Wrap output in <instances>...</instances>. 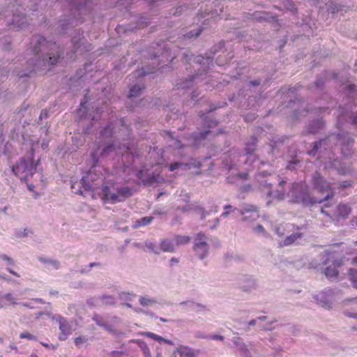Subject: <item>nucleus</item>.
Instances as JSON below:
<instances>
[{"label":"nucleus","mask_w":357,"mask_h":357,"mask_svg":"<svg viewBox=\"0 0 357 357\" xmlns=\"http://www.w3.org/2000/svg\"><path fill=\"white\" fill-rule=\"evenodd\" d=\"M63 54V47L58 46L56 42L39 34L34 35L26 50V56L20 60L13 73L20 78L29 77L33 73L46 70L56 65Z\"/></svg>","instance_id":"obj_1"},{"label":"nucleus","mask_w":357,"mask_h":357,"mask_svg":"<svg viewBox=\"0 0 357 357\" xmlns=\"http://www.w3.org/2000/svg\"><path fill=\"white\" fill-rule=\"evenodd\" d=\"M114 123H109L105 128L100 130V137L105 140V144L98 142V147L91 152V158L92 166L82 178V186L86 191H90L91 197H94L95 194L102 196V188L108 185L109 181H105L106 179V171L102 167L98 165L100 158L107 155L111 151L114 150L116 144V138Z\"/></svg>","instance_id":"obj_2"},{"label":"nucleus","mask_w":357,"mask_h":357,"mask_svg":"<svg viewBox=\"0 0 357 357\" xmlns=\"http://www.w3.org/2000/svg\"><path fill=\"white\" fill-rule=\"evenodd\" d=\"M70 8V16L60 22V33L64 35L70 27L76 26L84 21V16L91 15L93 6L92 0H66Z\"/></svg>","instance_id":"obj_3"},{"label":"nucleus","mask_w":357,"mask_h":357,"mask_svg":"<svg viewBox=\"0 0 357 357\" xmlns=\"http://www.w3.org/2000/svg\"><path fill=\"white\" fill-rule=\"evenodd\" d=\"M132 195V190L128 186L119 187L109 183L102 188V198L105 202L115 204L123 202Z\"/></svg>","instance_id":"obj_4"},{"label":"nucleus","mask_w":357,"mask_h":357,"mask_svg":"<svg viewBox=\"0 0 357 357\" xmlns=\"http://www.w3.org/2000/svg\"><path fill=\"white\" fill-rule=\"evenodd\" d=\"M36 171V165L34 164L32 153L20 158L15 165L12 166V172L22 181H26L29 176H32L35 174Z\"/></svg>","instance_id":"obj_5"},{"label":"nucleus","mask_w":357,"mask_h":357,"mask_svg":"<svg viewBox=\"0 0 357 357\" xmlns=\"http://www.w3.org/2000/svg\"><path fill=\"white\" fill-rule=\"evenodd\" d=\"M323 264L328 265L324 273L329 280H335L339 275L338 268L342 266L343 259L339 257V254L335 251H325L324 252Z\"/></svg>","instance_id":"obj_6"},{"label":"nucleus","mask_w":357,"mask_h":357,"mask_svg":"<svg viewBox=\"0 0 357 357\" xmlns=\"http://www.w3.org/2000/svg\"><path fill=\"white\" fill-rule=\"evenodd\" d=\"M351 211L347 204L327 203L323 205L321 212L334 222H340L341 220L348 218Z\"/></svg>","instance_id":"obj_7"},{"label":"nucleus","mask_w":357,"mask_h":357,"mask_svg":"<svg viewBox=\"0 0 357 357\" xmlns=\"http://www.w3.org/2000/svg\"><path fill=\"white\" fill-rule=\"evenodd\" d=\"M292 200L304 205H311L317 203L316 199L311 197L309 187L304 181L294 182L291 190Z\"/></svg>","instance_id":"obj_8"},{"label":"nucleus","mask_w":357,"mask_h":357,"mask_svg":"<svg viewBox=\"0 0 357 357\" xmlns=\"http://www.w3.org/2000/svg\"><path fill=\"white\" fill-rule=\"evenodd\" d=\"M312 185L319 192L321 193L328 192L323 200L317 201V202L322 203V202L327 201L334 196L331 183L324 179L320 173L315 172L314 174L312 176Z\"/></svg>","instance_id":"obj_9"},{"label":"nucleus","mask_w":357,"mask_h":357,"mask_svg":"<svg viewBox=\"0 0 357 357\" xmlns=\"http://www.w3.org/2000/svg\"><path fill=\"white\" fill-rule=\"evenodd\" d=\"M21 0H16L15 4H13L10 9L12 13L10 25L18 29H22L27 24L26 16L23 13L24 8L21 6Z\"/></svg>","instance_id":"obj_10"},{"label":"nucleus","mask_w":357,"mask_h":357,"mask_svg":"<svg viewBox=\"0 0 357 357\" xmlns=\"http://www.w3.org/2000/svg\"><path fill=\"white\" fill-rule=\"evenodd\" d=\"M121 348L124 349L127 356L140 350L144 357L151 356L149 349L146 344L142 340H130L127 344H123Z\"/></svg>","instance_id":"obj_11"},{"label":"nucleus","mask_w":357,"mask_h":357,"mask_svg":"<svg viewBox=\"0 0 357 357\" xmlns=\"http://www.w3.org/2000/svg\"><path fill=\"white\" fill-rule=\"evenodd\" d=\"M257 145V137H252L251 139V142L247 143L245 144V151L246 152L245 154H241L238 151H231V154L233 155V158L237 160V162L239 160V158L246 157L245 162H247L249 160L252 161L256 158L255 155H253L254 151L256 150V147Z\"/></svg>","instance_id":"obj_12"},{"label":"nucleus","mask_w":357,"mask_h":357,"mask_svg":"<svg viewBox=\"0 0 357 357\" xmlns=\"http://www.w3.org/2000/svg\"><path fill=\"white\" fill-rule=\"evenodd\" d=\"M144 90V86L142 83H135L131 85L129 89V93L128 95V99L130 101L127 102V107H130V109H133L137 106V102L135 99L139 98L142 95Z\"/></svg>","instance_id":"obj_13"},{"label":"nucleus","mask_w":357,"mask_h":357,"mask_svg":"<svg viewBox=\"0 0 357 357\" xmlns=\"http://www.w3.org/2000/svg\"><path fill=\"white\" fill-rule=\"evenodd\" d=\"M53 319L59 323V328L61 333L59 335L60 340H66L72 333V326L61 315H54Z\"/></svg>","instance_id":"obj_14"},{"label":"nucleus","mask_w":357,"mask_h":357,"mask_svg":"<svg viewBox=\"0 0 357 357\" xmlns=\"http://www.w3.org/2000/svg\"><path fill=\"white\" fill-rule=\"evenodd\" d=\"M337 138L341 143V151L344 157H350L353 153L352 149L354 144V139L348 135H338Z\"/></svg>","instance_id":"obj_15"},{"label":"nucleus","mask_w":357,"mask_h":357,"mask_svg":"<svg viewBox=\"0 0 357 357\" xmlns=\"http://www.w3.org/2000/svg\"><path fill=\"white\" fill-rule=\"evenodd\" d=\"M205 238V235L203 233H199L197 236L198 242L194 246V250L199 255L201 259H204L208 252V246L204 241Z\"/></svg>","instance_id":"obj_16"},{"label":"nucleus","mask_w":357,"mask_h":357,"mask_svg":"<svg viewBox=\"0 0 357 357\" xmlns=\"http://www.w3.org/2000/svg\"><path fill=\"white\" fill-rule=\"evenodd\" d=\"M75 32L77 33L78 36H73L72 37L71 41L73 44V52L76 53L77 52H82L83 50H86V47H84L81 49V45H84L85 39L82 36L83 33H80V30L75 29Z\"/></svg>","instance_id":"obj_17"},{"label":"nucleus","mask_w":357,"mask_h":357,"mask_svg":"<svg viewBox=\"0 0 357 357\" xmlns=\"http://www.w3.org/2000/svg\"><path fill=\"white\" fill-rule=\"evenodd\" d=\"M94 300V305H112L115 304V298L110 295H102L101 296L96 297L93 298Z\"/></svg>","instance_id":"obj_18"},{"label":"nucleus","mask_w":357,"mask_h":357,"mask_svg":"<svg viewBox=\"0 0 357 357\" xmlns=\"http://www.w3.org/2000/svg\"><path fill=\"white\" fill-rule=\"evenodd\" d=\"M303 237V233L301 231H296L291 234L290 236H287L286 238L284 240L283 243L280 244V246H289L294 243H296V242H298V240L302 238Z\"/></svg>","instance_id":"obj_19"},{"label":"nucleus","mask_w":357,"mask_h":357,"mask_svg":"<svg viewBox=\"0 0 357 357\" xmlns=\"http://www.w3.org/2000/svg\"><path fill=\"white\" fill-rule=\"evenodd\" d=\"M92 319H93V321H94L96 323L97 325H98L101 327H103L107 331L111 330V326L107 324L106 317L98 314H95L93 316Z\"/></svg>","instance_id":"obj_20"},{"label":"nucleus","mask_w":357,"mask_h":357,"mask_svg":"<svg viewBox=\"0 0 357 357\" xmlns=\"http://www.w3.org/2000/svg\"><path fill=\"white\" fill-rule=\"evenodd\" d=\"M71 188L75 194L81 195L84 197L86 196L87 193L91 195L90 191H86L84 190V187L82 186V180L79 182H73L71 184Z\"/></svg>","instance_id":"obj_21"},{"label":"nucleus","mask_w":357,"mask_h":357,"mask_svg":"<svg viewBox=\"0 0 357 357\" xmlns=\"http://www.w3.org/2000/svg\"><path fill=\"white\" fill-rule=\"evenodd\" d=\"M348 279L353 287L357 289V268H350L348 270Z\"/></svg>","instance_id":"obj_22"},{"label":"nucleus","mask_w":357,"mask_h":357,"mask_svg":"<svg viewBox=\"0 0 357 357\" xmlns=\"http://www.w3.org/2000/svg\"><path fill=\"white\" fill-rule=\"evenodd\" d=\"M135 245L143 248L144 251L147 252H153L155 253V245L153 242L146 241L144 243V245H142L141 243H135Z\"/></svg>","instance_id":"obj_23"},{"label":"nucleus","mask_w":357,"mask_h":357,"mask_svg":"<svg viewBox=\"0 0 357 357\" xmlns=\"http://www.w3.org/2000/svg\"><path fill=\"white\" fill-rule=\"evenodd\" d=\"M39 261L45 264H48L52 266L54 269L57 270L60 268V263L57 260L40 257Z\"/></svg>","instance_id":"obj_24"},{"label":"nucleus","mask_w":357,"mask_h":357,"mask_svg":"<svg viewBox=\"0 0 357 357\" xmlns=\"http://www.w3.org/2000/svg\"><path fill=\"white\" fill-rule=\"evenodd\" d=\"M153 218L151 216L143 217L139 220H137L133 225L134 228H137L142 226H146L151 223Z\"/></svg>","instance_id":"obj_25"},{"label":"nucleus","mask_w":357,"mask_h":357,"mask_svg":"<svg viewBox=\"0 0 357 357\" xmlns=\"http://www.w3.org/2000/svg\"><path fill=\"white\" fill-rule=\"evenodd\" d=\"M143 176H144V170H140L138 173H137V176L139 178L142 179V181L146 184V183H152L155 179H156V177L154 175V174H153L151 176H149L147 178H143Z\"/></svg>","instance_id":"obj_26"},{"label":"nucleus","mask_w":357,"mask_h":357,"mask_svg":"<svg viewBox=\"0 0 357 357\" xmlns=\"http://www.w3.org/2000/svg\"><path fill=\"white\" fill-rule=\"evenodd\" d=\"M251 212L253 213L254 217L253 218L255 219L258 217L257 215V208L256 206H254V205L249 204L247 205L243 211H241V215H245V213Z\"/></svg>","instance_id":"obj_27"},{"label":"nucleus","mask_w":357,"mask_h":357,"mask_svg":"<svg viewBox=\"0 0 357 357\" xmlns=\"http://www.w3.org/2000/svg\"><path fill=\"white\" fill-rule=\"evenodd\" d=\"M160 248L165 252H173L174 245L169 240H164L160 243Z\"/></svg>","instance_id":"obj_28"},{"label":"nucleus","mask_w":357,"mask_h":357,"mask_svg":"<svg viewBox=\"0 0 357 357\" xmlns=\"http://www.w3.org/2000/svg\"><path fill=\"white\" fill-rule=\"evenodd\" d=\"M96 122H97L96 118L95 116H93V118L91 119V120L90 121V124L84 128L83 132L85 134H89L91 132H93V130H92V128L95 126Z\"/></svg>","instance_id":"obj_29"},{"label":"nucleus","mask_w":357,"mask_h":357,"mask_svg":"<svg viewBox=\"0 0 357 357\" xmlns=\"http://www.w3.org/2000/svg\"><path fill=\"white\" fill-rule=\"evenodd\" d=\"M268 195L270 197H276L278 200H283L285 197V192L282 190L280 192H269Z\"/></svg>","instance_id":"obj_30"},{"label":"nucleus","mask_w":357,"mask_h":357,"mask_svg":"<svg viewBox=\"0 0 357 357\" xmlns=\"http://www.w3.org/2000/svg\"><path fill=\"white\" fill-rule=\"evenodd\" d=\"M20 338L27 339L29 340H37V337L29 332L24 331L20 334Z\"/></svg>","instance_id":"obj_31"},{"label":"nucleus","mask_w":357,"mask_h":357,"mask_svg":"<svg viewBox=\"0 0 357 357\" xmlns=\"http://www.w3.org/2000/svg\"><path fill=\"white\" fill-rule=\"evenodd\" d=\"M190 237L186 236H178L176 237L177 244H187L190 242Z\"/></svg>","instance_id":"obj_32"},{"label":"nucleus","mask_w":357,"mask_h":357,"mask_svg":"<svg viewBox=\"0 0 357 357\" xmlns=\"http://www.w3.org/2000/svg\"><path fill=\"white\" fill-rule=\"evenodd\" d=\"M89 339L86 336H79L75 338V343L76 346L80 347L82 344L86 343Z\"/></svg>","instance_id":"obj_33"},{"label":"nucleus","mask_w":357,"mask_h":357,"mask_svg":"<svg viewBox=\"0 0 357 357\" xmlns=\"http://www.w3.org/2000/svg\"><path fill=\"white\" fill-rule=\"evenodd\" d=\"M139 303L143 306H148L155 303L154 300L150 299L146 297H141L139 298Z\"/></svg>","instance_id":"obj_34"},{"label":"nucleus","mask_w":357,"mask_h":357,"mask_svg":"<svg viewBox=\"0 0 357 357\" xmlns=\"http://www.w3.org/2000/svg\"><path fill=\"white\" fill-rule=\"evenodd\" d=\"M182 166H188V165L184 164V163H181V162H173V163H172L169 166V171L174 172V169H178L179 167H181Z\"/></svg>","instance_id":"obj_35"},{"label":"nucleus","mask_w":357,"mask_h":357,"mask_svg":"<svg viewBox=\"0 0 357 357\" xmlns=\"http://www.w3.org/2000/svg\"><path fill=\"white\" fill-rule=\"evenodd\" d=\"M127 356L123 349L121 351H113L110 353L111 357H123Z\"/></svg>","instance_id":"obj_36"},{"label":"nucleus","mask_w":357,"mask_h":357,"mask_svg":"<svg viewBox=\"0 0 357 357\" xmlns=\"http://www.w3.org/2000/svg\"><path fill=\"white\" fill-rule=\"evenodd\" d=\"M132 296H135V295L128 292H121L119 294V297L121 300L131 301V297Z\"/></svg>","instance_id":"obj_37"},{"label":"nucleus","mask_w":357,"mask_h":357,"mask_svg":"<svg viewBox=\"0 0 357 357\" xmlns=\"http://www.w3.org/2000/svg\"><path fill=\"white\" fill-rule=\"evenodd\" d=\"M4 298L9 302H10L12 304H18L17 302H16V299L13 296V294L12 293H8V294H6L5 296H4Z\"/></svg>","instance_id":"obj_38"},{"label":"nucleus","mask_w":357,"mask_h":357,"mask_svg":"<svg viewBox=\"0 0 357 357\" xmlns=\"http://www.w3.org/2000/svg\"><path fill=\"white\" fill-rule=\"evenodd\" d=\"M324 296V294H321L318 296V298L317 299L319 300V298L321 299V302L322 303V306L324 307H326V308H330L331 307V303L328 302V301H323L322 299Z\"/></svg>","instance_id":"obj_39"},{"label":"nucleus","mask_w":357,"mask_h":357,"mask_svg":"<svg viewBox=\"0 0 357 357\" xmlns=\"http://www.w3.org/2000/svg\"><path fill=\"white\" fill-rule=\"evenodd\" d=\"M50 116V111L47 109L42 110L39 116V121H41L43 119H47Z\"/></svg>","instance_id":"obj_40"},{"label":"nucleus","mask_w":357,"mask_h":357,"mask_svg":"<svg viewBox=\"0 0 357 357\" xmlns=\"http://www.w3.org/2000/svg\"><path fill=\"white\" fill-rule=\"evenodd\" d=\"M0 258L2 259L3 260L6 261L8 265H14L15 264L13 259L6 255H1Z\"/></svg>","instance_id":"obj_41"},{"label":"nucleus","mask_w":357,"mask_h":357,"mask_svg":"<svg viewBox=\"0 0 357 357\" xmlns=\"http://www.w3.org/2000/svg\"><path fill=\"white\" fill-rule=\"evenodd\" d=\"M33 301H32V299L29 302H24V303H19V305H22L24 307L30 308V309H34L35 306L33 305Z\"/></svg>","instance_id":"obj_42"},{"label":"nucleus","mask_w":357,"mask_h":357,"mask_svg":"<svg viewBox=\"0 0 357 357\" xmlns=\"http://www.w3.org/2000/svg\"><path fill=\"white\" fill-rule=\"evenodd\" d=\"M328 139H321L319 142H315V144L314 146L315 150H318L319 147H321L322 145L326 144V142H327Z\"/></svg>","instance_id":"obj_43"},{"label":"nucleus","mask_w":357,"mask_h":357,"mask_svg":"<svg viewBox=\"0 0 357 357\" xmlns=\"http://www.w3.org/2000/svg\"><path fill=\"white\" fill-rule=\"evenodd\" d=\"M158 343L164 342V343L169 344H174V343L172 342V340L165 339L160 336H158Z\"/></svg>","instance_id":"obj_44"},{"label":"nucleus","mask_w":357,"mask_h":357,"mask_svg":"<svg viewBox=\"0 0 357 357\" xmlns=\"http://www.w3.org/2000/svg\"><path fill=\"white\" fill-rule=\"evenodd\" d=\"M232 208L231 205H225V211L222 213V216H227L230 213L231 209Z\"/></svg>","instance_id":"obj_45"},{"label":"nucleus","mask_w":357,"mask_h":357,"mask_svg":"<svg viewBox=\"0 0 357 357\" xmlns=\"http://www.w3.org/2000/svg\"><path fill=\"white\" fill-rule=\"evenodd\" d=\"M99 266V264L96 263V262L91 263L89 266V268L82 269V270H80L79 271L81 273L89 272L91 268H93V266Z\"/></svg>","instance_id":"obj_46"},{"label":"nucleus","mask_w":357,"mask_h":357,"mask_svg":"<svg viewBox=\"0 0 357 357\" xmlns=\"http://www.w3.org/2000/svg\"><path fill=\"white\" fill-rule=\"evenodd\" d=\"M40 344L45 347V348L48 349H56V345H53V344H49L47 343H45V342H41Z\"/></svg>","instance_id":"obj_47"},{"label":"nucleus","mask_w":357,"mask_h":357,"mask_svg":"<svg viewBox=\"0 0 357 357\" xmlns=\"http://www.w3.org/2000/svg\"><path fill=\"white\" fill-rule=\"evenodd\" d=\"M255 230L257 232H264V233H266L265 232V230H264V227H263L262 225H257L255 228Z\"/></svg>","instance_id":"obj_48"},{"label":"nucleus","mask_w":357,"mask_h":357,"mask_svg":"<svg viewBox=\"0 0 357 357\" xmlns=\"http://www.w3.org/2000/svg\"><path fill=\"white\" fill-rule=\"evenodd\" d=\"M237 166L236 164L231 163L229 165L227 164V162H225V167L227 168L229 171V169H231Z\"/></svg>","instance_id":"obj_49"},{"label":"nucleus","mask_w":357,"mask_h":357,"mask_svg":"<svg viewBox=\"0 0 357 357\" xmlns=\"http://www.w3.org/2000/svg\"><path fill=\"white\" fill-rule=\"evenodd\" d=\"M81 106H82V108H80V109H79V114H81V117H82V118H83L84 113V112H85V111H84V110H85V109H86V108H85V106H84V103H83L82 102H81ZM84 119H86V117L84 116Z\"/></svg>","instance_id":"obj_50"},{"label":"nucleus","mask_w":357,"mask_h":357,"mask_svg":"<svg viewBox=\"0 0 357 357\" xmlns=\"http://www.w3.org/2000/svg\"><path fill=\"white\" fill-rule=\"evenodd\" d=\"M212 340H224L225 337L222 335H214L209 337Z\"/></svg>","instance_id":"obj_51"},{"label":"nucleus","mask_w":357,"mask_h":357,"mask_svg":"<svg viewBox=\"0 0 357 357\" xmlns=\"http://www.w3.org/2000/svg\"><path fill=\"white\" fill-rule=\"evenodd\" d=\"M142 334L145 335H146L148 337H150L152 339L156 340V334H155V333H150V332H146V333H143Z\"/></svg>","instance_id":"obj_52"},{"label":"nucleus","mask_w":357,"mask_h":357,"mask_svg":"<svg viewBox=\"0 0 357 357\" xmlns=\"http://www.w3.org/2000/svg\"><path fill=\"white\" fill-rule=\"evenodd\" d=\"M32 301H33L34 303H40V304H45V301L43 299V298H32Z\"/></svg>","instance_id":"obj_53"},{"label":"nucleus","mask_w":357,"mask_h":357,"mask_svg":"<svg viewBox=\"0 0 357 357\" xmlns=\"http://www.w3.org/2000/svg\"><path fill=\"white\" fill-rule=\"evenodd\" d=\"M30 232H31L30 229L26 228L22 232V235H20V236H24V237L27 236Z\"/></svg>","instance_id":"obj_54"},{"label":"nucleus","mask_w":357,"mask_h":357,"mask_svg":"<svg viewBox=\"0 0 357 357\" xmlns=\"http://www.w3.org/2000/svg\"><path fill=\"white\" fill-rule=\"evenodd\" d=\"M249 282H250L249 288H246L245 287H243L245 291L249 290L250 288H252V287H253L255 286V282L252 281V280H250Z\"/></svg>","instance_id":"obj_55"},{"label":"nucleus","mask_w":357,"mask_h":357,"mask_svg":"<svg viewBox=\"0 0 357 357\" xmlns=\"http://www.w3.org/2000/svg\"><path fill=\"white\" fill-rule=\"evenodd\" d=\"M248 172H245V173H242V174H238V178H240L246 179L248 178Z\"/></svg>","instance_id":"obj_56"},{"label":"nucleus","mask_w":357,"mask_h":357,"mask_svg":"<svg viewBox=\"0 0 357 357\" xmlns=\"http://www.w3.org/2000/svg\"><path fill=\"white\" fill-rule=\"evenodd\" d=\"M7 271L11 273L12 275H15V276H17V277H20L19 274H17V273H16L15 271H14L13 270H12L11 268H7Z\"/></svg>","instance_id":"obj_57"},{"label":"nucleus","mask_w":357,"mask_h":357,"mask_svg":"<svg viewBox=\"0 0 357 357\" xmlns=\"http://www.w3.org/2000/svg\"><path fill=\"white\" fill-rule=\"evenodd\" d=\"M58 294H59V291L56 290H51L50 291V295H51V296H58Z\"/></svg>","instance_id":"obj_58"},{"label":"nucleus","mask_w":357,"mask_h":357,"mask_svg":"<svg viewBox=\"0 0 357 357\" xmlns=\"http://www.w3.org/2000/svg\"><path fill=\"white\" fill-rule=\"evenodd\" d=\"M351 264L354 265V266H356L357 265V256L355 257L354 258H353L351 259Z\"/></svg>","instance_id":"obj_59"},{"label":"nucleus","mask_w":357,"mask_h":357,"mask_svg":"<svg viewBox=\"0 0 357 357\" xmlns=\"http://www.w3.org/2000/svg\"><path fill=\"white\" fill-rule=\"evenodd\" d=\"M352 123L357 125V114L352 119Z\"/></svg>","instance_id":"obj_60"},{"label":"nucleus","mask_w":357,"mask_h":357,"mask_svg":"<svg viewBox=\"0 0 357 357\" xmlns=\"http://www.w3.org/2000/svg\"><path fill=\"white\" fill-rule=\"evenodd\" d=\"M31 6H32V8H30V10H31L33 11H36L38 10V6H37L36 3L31 5Z\"/></svg>","instance_id":"obj_61"},{"label":"nucleus","mask_w":357,"mask_h":357,"mask_svg":"<svg viewBox=\"0 0 357 357\" xmlns=\"http://www.w3.org/2000/svg\"><path fill=\"white\" fill-rule=\"evenodd\" d=\"M253 86H257L259 84V80H255V81H252L251 82Z\"/></svg>","instance_id":"obj_62"},{"label":"nucleus","mask_w":357,"mask_h":357,"mask_svg":"<svg viewBox=\"0 0 357 357\" xmlns=\"http://www.w3.org/2000/svg\"><path fill=\"white\" fill-rule=\"evenodd\" d=\"M148 74H149V73H147V72H138V73H137V75H138V76H139V75H144V76H145V75H148Z\"/></svg>","instance_id":"obj_63"},{"label":"nucleus","mask_w":357,"mask_h":357,"mask_svg":"<svg viewBox=\"0 0 357 357\" xmlns=\"http://www.w3.org/2000/svg\"><path fill=\"white\" fill-rule=\"evenodd\" d=\"M122 305H123V306H126V307H130V308H132V305H131V304H130V303H123V304H122Z\"/></svg>","instance_id":"obj_64"}]
</instances>
